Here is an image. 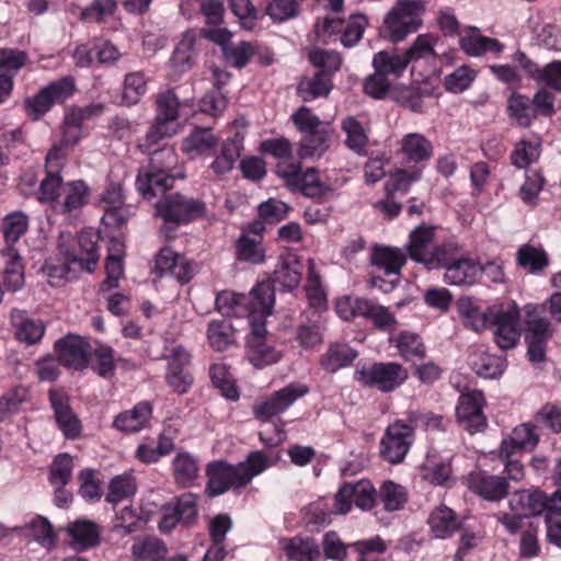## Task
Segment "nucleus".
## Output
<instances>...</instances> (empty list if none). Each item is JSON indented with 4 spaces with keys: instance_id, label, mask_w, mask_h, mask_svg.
Returning <instances> with one entry per match:
<instances>
[{
    "instance_id": "6ab92c4d",
    "label": "nucleus",
    "mask_w": 561,
    "mask_h": 561,
    "mask_svg": "<svg viewBox=\"0 0 561 561\" xmlns=\"http://www.w3.org/2000/svg\"><path fill=\"white\" fill-rule=\"evenodd\" d=\"M265 320L259 319L250 325L251 335L248 340V358L256 368L275 364L282 357L280 352L268 345L264 340L266 333Z\"/></svg>"
},
{
    "instance_id": "c85d7f7f",
    "label": "nucleus",
    "mask_w": 561,
    "mask_h": 561,
    "mask_svg": "<svg viewBox=\"0 0 561 561\" xmlns=\"http://www.w3.org/2000/svg\"><path fill=\"white\" fill-rule=\"evenodd\" d=\"M451 253L449 254V260L446 267V272L444 275V279L446 283L450 285H466L470 286L476 283V280L481 275V265L470 259H461L455 262H450Z\"/></svg>"
},
{
    "instance_id": "6e6552de",
    "label": "nucleus",
    "mask_w": 561,
    "mask_h": 561,
    "mask_svg": "<svg viewBox=\"0 0 561 561\" xmlns=\"http://www.w3.org/2000/svg\"><path fill=\"white\" fill-rule=\"evenodd\" d=\"M154 207L156 215L163 220L161 228L163 231L196 220L203 216L205 210L202 202L180 194L165 196Z\"/></svg>"
},
{
    "instance_id": "f3484780",
    "label": "nucleus",
    "mask_w": 561,
    "mask_h": 561,
    "mask_svg": "<svg viewBox=\"0 0 561 561\" xmlns=\"http://www.w3.org/2000/svg\"><path fill=\"white\" fill-rule=\"evenodd\" d=\"M528 331L526 342L528 358L531 363H541L546 357V344L551 336L550 323L547 319L535 316L536 307H526Z\"/></svg>"
},
{
    "instance_id": "37998d69",
    "label": "nucleus",
    "mask_w": 561,
    "mask_h": 561,
    "mask_svg": "<svg viewBox=\"0 0 561 561\" xmlns=\"http://www.w3.org/2000/svg\"><path fill=\"white\" fill-rule=\"evenodd\" d=\"M331 136V125L320 127L314 131L306 134L300 141L299 157L305 159L322 156L330 146Z\"/></svg>"
},
{
    "instance_id": "f704fd0d",
    "label": "nucleus",
    "mask_w": 561,
    "mask_h": 561,
    "mask_svg": "<svg viewBox=\"0 0 561 561\" xmlns=\"http://www.w3.org/2000/svg\"><path fill=\"white\" fill-rule=\"evenodd\" d=\"M13 530L30 541H36L42 547L50 549L55 543V534L49 520L43 516L32 517L24 526Z\"/></svg>"
},
{
    "instance_id": "680f3d73",
    "label": "nucleus",
    "mask_w": 561,
    "mask_h": 561,
    "mask_svg": "<svg viewBox=\"0 0 561 561\" xmlns=\"http://www.w3.org/2000/svg\"><path fill=\"white\" fill-rule=\"evenodd\" d=\"M332 89V82L328 75L317 73L313 78L302 79L298 84V93L304 101H312L319 96H325Z\"/></svg>"
},
{
    "instance_id": "5701e85b",
    "label": "nucleus",
    "mask_w": 561,
    "mask_h": 561,
    "mask_svg": "<svg viewBox=\"0 0 561 561\" xmlns=\"http://www.w3.org/2000/svg\"><path fill=\"white\" fill-rule=\"evenodd\" d=\"M62 158L61 149L58 147L53 148L46 157L48 167L47 176L43 180L39 187V201L43 203L51 204L55 209L56 204L59 199V192L61 186L65 184L58 174L59 161Z\"/></svg>"
},
{
    "instance_id": "7ed1b4c3",
    "label": "nucleus",
    "mask_w": 561,
    "mask_h": 561,
    "mask_svg": "<svg viewBox=\"0 0 561 561\" xmlns=\"http://www.w3.org/2000/svg\"><path fill=\"white\" fill-rule=\"evenodd\" d=\"M512 513L531 517L547 512V535L553 545L561 548V491H556L550 499L539 490H520L514 492L508 501Z\"/></svg>"
},
{
    "instance_id": "39448f33",
    "label": "nucleus",
    "mask_w": 561,
    "mask_h": 561,
    "mask_svg": "<svg viewBox=\"0 0 561 561\" xmlns=\"http://www.w3.org/2000/svg\"><path fill=\"white\" fill-rule=\"evenodd\" d=\"M176 163V154L172 149H164L151 159L147 167L139 170L136 186L144 198H152L171 188L175 175L171 172Z\"/></svg>"
},
{
    "instance_id": "58836bf2",
    "label": "nucleus",
    "mask_w": 561,
    "mask_h": 561,
    "mask_svg": "<svg viewBox=\"0 0 561 561\" xmlns=\"http://www.w3.org/2000/svg\"><path fill=\"white\" fill-rule=\"evenodd\" d=\"M218 144V138L209 128H195L190 135L182 140V151L195 159L199 156L208 153Z\"/></svg>"
},
{
    "instance_id": "774afa93",
    "label": "nucleus",
    "mask_w": 561,
    "mask_h": 561,
    "mask_svg": "<svg viewBox=\"0 0 561 561\" xmlns=\"http://www.w3.org/2000/svg\"><path fill=\"white\" fill-rule=\"evenodd\" d=\"M352 546L358 553L357 561H379L387 550V543L379 536L359 540Z\"/></svg>"
},
{
    "instance_id": "c03bdc74",
    "label": "nucleus",
    "mask_w": 561,
    "mask_h": 561,
    "mask_svg": "<svg viewBox=\"0 0 561 561\" xmlns=\"http://www.w3.org/2000/svg\"><path fill=\"white\" fill-rule=\"evenodd\" d=\"M243 136L239 131L222 144L219 153L210 164V169L216 174H225L233 169L237 159L242 150Z\"/></svg>"
},
{
    "instance_id": "13d9d810",
    "label": "nucleus",
    "mask_w": 561,
    "mask_h": 561,
    "mask_svg": "<svg viewBox=\"0 0 561 561\" xmlns=\"http://www.w3.org/2000/svg\"><path fill=\"white\" fill-rule=\"evenodd\" d=\"M28 224V217L22 211H13L4 216L1 231L5 247H14L18 240L27 231Z\"/></svg>"
},
{
    "instance_id": "864d4df0",
    "label": "nucleus",
    "mask_w": 561,
    "mask_h": 561,
    "mask_svg": "<svg viewBox=\"0 0 561 561\" xmlns=\"http://www.w3.org/2000/svg\"><path fill=\"white\" fill-rule=\"evenodd\" d=\"M341 127L345 133L346 146L357 153H364L368 142L367 127L354 116L343 118Z\"/></svg>"
},
{
    "instance_id": "20e7f679",
    "label": "nucleus",
    "mask_w": 561,
    "mask_h": 561,
    "mask_svg": "<svg viewBox=\"0 0 561 561\" xmlns=\"http://www.w3.org/2000/svg\"><path fill=\"white\" fill-rule=\"evenodd\" d=\"M156 104L154 124L139 144L140 150L148 153L161 140L178 135L182 129V125L178 122L181 103L173 91L161 92L157 98Z\"/></svg>"
},
{
    "instance_id": "49530a36",
    "label": "nucleus",
    "mask_w": 561,
    "mask_h": 561,
    "mask_svg": "<svg viewBox=\"0 0 561 561\" xmlns=\"http://www.w3.org/2000/svg\"><path fill=\"white\" fill-rule=\"evenodd\" d=\"M516 263L527 272L538 274L548 266L549 259L542 247L526 243L518 248Z\"/></svg>"
},
{
    "instance_id": "f03ea898",
    "label": "nucleus",
    "mask_w": 561,
    "mask_h": 561,
    "mask_svg": "<svg viewBox=\"0 0 561 561\" xmlns=\"http://www.w3.org/2000/svg\"><path fill=\"white\" fill-rule=\"evenodd\" d=\"M275 302L271 283L256 284L249 295H239L231 290H222L215 299L216 310L226 317H247L249 324L271 316Z\"/></svg>"
},
{
    "instance_id": "393cba45",
    "label": "nucleus",
    "mask_w": 561,
    "mask_h": 561,
    "mask_svg": "<svg viewBox=\"0 0 561 561\" xmlns=\"http://www.w3.org/2000/svg\"><path fill=\"white\" fill-rule=\"evenodd\" d=\"M468 364L478 376L486 379L499 378L506 368L504 357L489 354L483 346L471 347Z\"/></svg>"
},
{
    "instance_id": "603ef678",
    "label": "nucleus",
    "mask_w": 561,
    "mask_h": 561,
    "mask_svg": "<svg viewBox=\"0 0 561 561\" xmlns=\"http://www.w3.org/2000/svg\"><path fill=\"white\" fill-rule=\"evenodd\" d=\"M420 477L430 484L450 488L455 484L449 461H427L420 467Z\"/></svg>"
},
{
    "instance_id": "69168bd1",
    "label": "nucleus",
    "mask_w": 561,
    "mask_h": 561,
    "mask_svg": "<svg viewBox=\"0 0 561 561\" xmlns=\"http://www.w3.org/2000/svg\"><path fill=\"white\" fill-rule=\"evenodd\" d=\"M136 492V483L131 474L124 473L113 478L108 485L106 501L118 504L131 497Z\"/></svg>"
},
{
    "instance_id": "4d7b16f0",
    "label": "nucleus",
    "mask_w": 561,
    "mask_h": 561,
    "mask_svg": "<svg viewBox=\"0 0 561 561\" xmlns=\"http://www.w3.org/2000/svg\"><path fill=\"white\" fill-rule=\"evenodd\" d=\"M275 458L262 451L251 453L244 461L238 465L244 485L250 483L254 477L275 465Z\"/></svg>"
},
{
    "instance_id": "9b49d317",
    "label": "nucleus",
    "mask_w": 561,
    "mask_h": 561,
    "mask_svg": "<svg viewBox=\"0 0 561 561\" xmlns=\"http://www.w3.org/2000/svg\"><path fill=\"white\" fill-rule=\"evenodd\" d=\"M405 263V255L400 249L390 247H376L371 254V264L378 273L389 276L385 280L380 275H374L371 284L382 291H390L398 283V275Z\"/></svg>"
},
{
    "instance_id": "f8f14e48",
    "label": "nucleus",
    "mask_w": 561,
    "mask_h": 561,
    "mask_svg": "<svg viewBox=\"0 0 561 561\" xmlns=\"http://www.w3.org/2000/svg\"><path fill=\"white\" fill-rule=\"evenodd\" d=\"M307 393V386L290 383L255 402L252 408L253 415L261 422H268L274 416L284 413L296 400Z\"/></svg>"
},
{
    "instance_id": "412c9836",
    "label": "nucleus",
    "mask_w": 561,
    "mask_h": 561,
    "mask_svg": "<svg viewBox=\"0 0 561 561\" xmlns=\"http://www.w3.org/2000/svg\"><path fill=\"white\" fill-rule=\"evenodd\" d=\"M304 264L294 252L280 254L273 274V282L283 290L291 291L297 288L302 278Z\"/></svg>"
},
{
    "instance_id": "aec40b11",
    "label": "nucleus",
    "mask_w": 561,
    "mask_h": 561,
    "mask_svg": "<svg viewBox=\"0 0 561 561\" xmlns=\"http://www.w3.org/2000/svg\"><path fill=\"white\" fill-rule=\"evenodd\" d=\"M207 492L210 496L224 494L229 489L244 486L237 466L225 461H215L207 466Z\"/></svg>"
},
{
    "instance_id": "e2e57ef3",
    "label": "nucleus",
    "mask_w": 561,
    "mask_h": 561,
    "mask_svg": "<svg viewBox=\"0 0 561 561\" xmlns=\"http://www.w3.org/2000/svg\"><path fill=\"white\" fill-rule=\"evenodd\" d=\"M210 379L220 393L232 401L238 400L239 391L228 367L224 363H215L210 366Z\"/></svg>"
},
{
    "instance_id": "5fc2aeb1",
    "label": "nucleus",
    "mask_w": 561,
    "mask_h": 561,
    "mask_svg": "<svg viewBox=\"0 0 561 561\" xmlns=\"http://www.w3.org/2000/svg\"><path fill=\"white\" fill-rule=\"evenodd\" d=\"M357 352L346 344H333L321 357V365L328 371H336L353 363Z\"/></svg>"
},
{
    "instance_id": "9d476101",
    "label": "nucleus",
    "mask_w": 561,
    "mask_h": 561,
    "mask_svg": "<svg viewBox=\"0 0 561 561\" xmlns=\"http://www.w3.org/2000/svg\"><path fill=\"white\" fill-rule=\"evenodd\" d=\"M493 335L501 350L514 348L520 339L519 309L515 301L508 300L491 306Z\"/></svg>"
},
{
    "instance_id": "a19ab883",
    "label": "nucleus",
    "mask_w": 561,
    "mask_h": 561,
    "mask_svg": "<svg viewBox=\"0 0 561 561\" xmlns=\"http://www.w3.org/2000/svg\"><path fill=\"white\" fill-rule=\"evenodd\" d=\"M236 256L239 261L252 265L264 264L266 250L263 244V237L240 234L236 243Z\"/></svg>"
},
{
    "instance_id": "c9c22d12",
    "label": "nucleus",
    "mask_w": 561,
    "mask_h": 561,
    "mask_svg": "<svg viewBox=\"0 0 561 561\" xmlns=\"http://www.w3.org/2000/svg\"><path fill=\"white\" fill-rule=\"evenodd\" d=\"M400 151L410 162L421 163L433 157V144L420 133H410L402 137Z\"/></svg>"
},
{
    "instance_id": "de8ad7c7",
    "label": "nucleus",
    "mask_w": 561,
    "mask_h": 561,
    "mask_svg": "<svg viewBox=\"0 0 561 561\" xmlns=\"http://www.w3.org/2000/svg\"><path fill=\"white\" fill-rule=\"evenodd\" d=\"M389 343L393 345L401 357L407 360L421 359L425 356V347L421 337L413 332L402 331L389 336Z\"/></svg>"
},
{
    "instance_id": "cd10ccee",
    "label": "nucleus",
    "mask_w": 561,
    "mask_h": 561,
    "mask_svg": "<svg viewBox=\"0 0 561 561\" xmlns=\"http://www.w3.org/2000/svg\"><path fill=\"white\" fill-rule=\"evenodd\" d=\"M470 489L489 501H499L507 494L508 483L503 477L474 472L470 474Z\"/></svg>"
},
{
    "instance_id": "4468645a",
    "label": "nucleus",
    "mask_w": 561,
    "mask_h": 561,
    "mask_svg": "<svg viewBox=\"0 0 561 561\" xmlns=\"http://www.w3.org/2000/svg\"><path fill=\"white\" fill-rule=\"evenodd\" d=\"M413 442V428L396 421L391 423L381 438L380 454L390 463L397 465L404 460Z\"/></svg>"
},
{
    "instance_id": "dca6fc26",
    "label": "nucleus",
    "mask_w": 561,
    "mask_h": 561,
    "mask_svg": "<svg viewBox=\"0 0 561 561\" xmlns=\"http://www.w3.org/2000/svg\"><path fill=\"white\" fill-rule=\"evenodd\" d=\"M163 356L168 359L167 382L178 393L183 394L193 385V376L188 369L191 355L182 345L167 347Z\"/></svg>"
},
{
    "instance_id": "c756f323",
    "label": "nucleus",
    "mask_w": 561,
    "mask_h": 561,
    "mask_svg": "<svg viewBox=\"0 0 561 561\" xmlns=\"http://www.w3.org/2000/svg\"><path fill=\"white\" fill-rule=\"evenodd\" d=\"M462 50L473 57L482 56L484 54L499 55L503 51L504 46L495 38L486 37L477 28L467 30L459 41Z\"/></svg>"
},
{
    "instance_id": "3c124183",
    "label": "nucleus",
    "mask_w": 561,
    "mask_h": 561,
    "mask_svg": "<svg viewBox=\"0 0 561 561\" xmlns=\"http://www.w3.org/2000/svg\"><path fill=\"white\" fill-rule=\"evenodd\" d=\"M12 321L15 327L16 339L26 344L39 342L45 333L43 321L26 318L21 312L13 313Z\"/></svg>"
},
{
    "instance_id": "09e8293b",
    "label": "nucleus",
    "mask_w": 561,
    "mask_h": 561,
    "mask_svg": "<svg viewBox=\"0 0 561 561\" xmlns=\"http://www.w3.org/2000/svg\"><path fill=\"white\" fill-rule=\"evenodd\" d=\"M67 533L72 539L76 549H88L99 542V528L89 519H77L67 527Z\"/></svg>"
},
{
    "instance_id": "a211bd4d",
    "label": "nucleus",
    "mask_w": 561,
    "mask_h": 561,
    "mask_svg": "<svg viewBox=\"0 0 561 561\" xmlns=\"http://www.w3.org/2000/svg\"><path fill=\"white\" fill-rule=\"evenodd\" d=\"M540 440L537 426L530 422L515 426L503 437L497 450V457L515 456L518 451L530 453L536 449Z\"/></svg>"
},
{
    "instance_id": "0eeeda50",
    "label": "nucleus",
    "mask_w": 561,
    "mask_h": 561,
    "mask_svg": "<svg viewBox=\"0 0 561 561\" xmlns=\"http://www.w3.org/2000/svg\"><path fill=\"white\" fill-rule=\"evenodd\" d=\"M423 0H399L383 19V28L392 43H399L422 25Z\"/></svg>"
},
{
    "instance_id": "052dcab7",
    "label": "nucleus",
    "mask_w": 561,
    "mask_h": 561,
    "mask_svg": "<svg viewBox=\"0 0 561 561\" xmlns=\"http://www.w3.org/2000/svg\"><path fill=\"white\" fill-rule=\"evenodd\" d=\"M131 552L139 561H161L167 556V547L164 543L153 537L137 539Z\"/></svg>"
},
{
    "instance_id": "338daca9",
    "label": "nucleus",
    "mask_w": 561,
    "mask_h": 561,
    "mask_svg": "<svg viewBox=\"0 0 561 561\" xmlns=\"http://www.w3.org/2000/svg\"><path fill=\"white\" fill-rule=\"evenodd\" d=\"M147 81L141 72L126 75L123 85L122 101L126 105H135L145 95Z\"/></svg>"
},
{
    "instance_id": "2f4dec72",
    "label": "nucleus",
    "mask_w": 561,
    "mask_h": 561,
    "mask_svg": "<svg viewBox=\"0 0 561 561\" xmlns=\"http://www.w3.org/2000/svg\"><path fill=\"white\" fill-rule=\"evenodd\" d=\"M89 194L90 190L83 181L67 182L61 186L55 210L62 214L77 210L88 203Z\"/></svg>"
},
{
    "instance_id": "b1692460",
    "label": "nucleus",
    "mask_w": 561,
    "mask_h": 561,
    "mask_svg": "<svg viewBox=\"0 0 561 561\" xmlns=\"http://www.w3.org/2000/svg\"><path fill=\"white\" fill-rule=\"evenodd\" d=\"M60 362L75 369H83L88 366L89 344L78 335H68L56 342Z\"/></svg>"
},
{
    "instance_id": "a878e982",
    "label": "nucleus",
    "mask_w": 561,
    "mask_h": 561,
    "mask_svg": "<svg viewBox=\"0 0 561 561\" xmlns=\"http://www.w3.org/2000/svg\"><path fill=\"white\" fill-rule=\"evenodd\" d=\"M457 311L463 325L476 332H480L490 327L493 320L491 306L486 309H482L470 297H462L458 300Z\"/></svg>"
},
{
    "instance_id": "7c9ffc66",
    "label": "nucleus",
    "mask_w": 561,
    "mask_h": 561,
    "mask_svg": "<svg viewBox=\"0 0 561 561\" xmlns=\"http://www.w3.org/2000/svg\"><path fill=\"white\" fill-rule=\"evenodd\" d=\"M174 449V433L163 431L154 444L153 440L140 443L135 451V457L142 463H156L160 458L171 454Z\"/></svg>"
},
{
    "instance_id": "6e6d98bb",
    "label": "nucleus",
    "mask_w": 561,
    "mask_h": 561,
    "mask_svg": "<svg viewBox=\"0 0 561 561\" xmlns=\"http://www.w3.org/2000/svg\"><path fill=\"white\" fill-rule=\"evenodd\" d=\"M508 116L520 127H529L536 118V110L530 100L522 94L513 93L507 100Z\"/></svg>"
},
{
    "instance_id": "ddd939ff",
    "label": "nucleus",
    "mask_w": 561,
    "mask_h": 561,
    "mask_svg": "<svg viewBox=\"0 0 561 561\" xmlns=\"http://www.w3.org/2000/svg\"><path fill=\"white\" fill-rule=\"evenodd\" d=\"M376 489L369 480L344 483L335 494L333 512L339 515L347 514L354 503L358 508H373L376 502Z\"/></svg>"
},
{
    "instance_id": "bf43d9fd",
    "label": "nucleus",
    "mask_w": 561,
    "mask_h": 561,
    "mask_svg": "<svg viewBox=\"0 0 561 561\" xmlns=\"http://www.w3.org/2000/svg\"><path fill=\"white\" fill-rule=\"evenodd\" d=\"M207 340L215 351H226L234 343V331L232 325L222 320L210 321L207 329Z\"/></svg>"
},
{
    "instance_id": "0e129e2a",
    "label": "nucleus",
    "mask_w": 561,
    "mask_h": 561,
    "mask_svg": "<svg viewBox=\"0 0 561 561\" xmlns=\"http://www.w3.org/2000/svg\"><path fill=\"white\" fill-rule=\"evenodd\" d=\"M378 494L385 510L388 512H396L403 508L408 501L405 488L393 481H385L380 485Z\"/></svg>"
},
{
    "instance_id": "f257e3e1",
    "label": "nucleus",
    "mask_w": 561,
    "mask_h": 561,
    "mask_svg": "<svg viewBox=\"0 0 561 561\" xmlns=\"http://www.w3.org/2000/svg\"><path fill=\"white\" fill-rule=\"evenodd\" d=\"M60 238L59 250L64 263L56 264L48 260L43 267L53 286L59 285L61 279H70L72 270L93 272L100 257L96 247L99 234L92 229L80 232L69 247L66 245L65 236L61 234Z\"/></svg>"
},
{
    "instance_id": "423d86ee",
    "label": "nucleus",
    "mask_w": 561,
    "mask_h": 561,
    "mask_svg": "<svg viewBox=\"0 0 561 561\" xmlns=\"http://www.w3.org/2000/svg\"><path fill=\"white\" fill-rule=\"evenodd\" d=\"M454 248L453 243L437 244L435 229L430 226H419L413 229L407 244L410 257L430 270L447 264Z\"/></svg>"
},
{
    "instance_id": "ea45409f",
    "label": "nucleus",
    "mask_w": 561,
    "mask_h": 561,
    "mask_svg": "<svg viewBox=\"0 0 561 561\" xmlns=\"http://www.w3.org/2000/svg\"><path fill=\"white\" fill-rule=\"evenodd\" d=\"M289 190L299 192L310 198L325 197L332 192L331 185L322 181L317 170L312 168L302 170L296 183Z\"/></svg>"
},
{
    "instance_id": "473e14b6",
    "label": "nucleus",
    "mask_w": 561,
    "mask_h": 561,
    "mask_svg": "<svg viewBox=\"0 0 561 561\" xmlns=\"http://www.w3.org/2000/svg\"><path fill=\"white\" fill-rule=\"evenodd\" d=\"M152 415V408L149 402H140L133 409L119 413L114 422L113 426L125 433H136L144 430Z\"/></svg>"
},
{
    "instance_id": "8fccbe9b",
    "label": "nucleus",
    "mask_w": 561,
    "mask_h": 561,
    "mask_svg": "<svg viewBox=\"0 0 561 561\" xmlns=\"http://www.w3.org/2000/svg\"><path fill=\"white\" fill-rule=\"evenodd\" d=\"M195 42L194 32L187 31L182 35L171 58V66L176 72H184L192 66L196 56Z\"/></svg>"
},
{
    "instance_id": "e433bc0d",
    "label": "nucleus",
    "mask_w": 561,
    "mask_h": 561,
    "mask_svg": "<svg viewBox=\"0 0 561 561\" xmlns=\"http://www.w3.org/2000/svg\"><path fill=\"white\" fill-rule=\"evenodd\" d=\"M410 60L403 51L381 50L373 58L374 70L381 72L389 79H398L405 71Z\"/></svg>"
},
{
    "instance_id": "72a5a7b5",
    "label": "nucleus",
    "mask_w": 561,
    "mask_h": 561,
    "mask_svg": "<svg viewBox=\"0 0 561 561\" xmlns=\"http://www.w3.org/2000/svg\"><path fill=\"white\" fill-rule=\"evenodd\" d=\"M4 259L2 283L11 291L19 290L24 285V265L22 257L14 247H5L1 250Z\"/></svg>"
},
{
    "instance_id": "4c0bfd02",
    "label": "nucleus",
    "mask_w": 561,
    "mask_h": 561,
    "mask_svg": "<svg viewBox=\"0 0 561 561\" xmlns=\"http://www.w3.org/2000/svg\"><path fill=\"white\" fill-rule=\"evenodd\" d=\"M174 482L183 488H190L199 476V465L196 457L188 451H179L172 460Z\"/></svg>"
},
{
    "instance_id": "bb28decb",
    "label": "nucleus",
    "mask_w": 561,
    "mask_h": 561,
    "mask_svg": "<svg viewBox=\"0 0 561 561\" xmlns=\"http://www.w3.org/2000/svg\"><path fill=\"white\" fill-rule=\"evenodd\" d=\"M279 545L291 561H321V551L313 538L295 536L282 539Z\"/></svg>"
},
{
    "instance_id": "2eb2a0df",
    "label": "nucleus",
    "mask_w": 561,
    "mask_h": 561,
    "mask_svg": "<svg viewBox=\"0 0 561 561\" xmlns=\"http://www.w3.org/2000/svg\"><path fill=\"white\" fill-rule=\"evenodd\" d=\"M484 397L479 390L465 392L456 405V417L459 425L470 434L484 431L488 425L483 413Z\"/></svg>"
},
{
    "instance_id": "79ce46f5",
    "label": "nucleus",
    "mask_w": 561,
    "mask_h": 561,
    "mask_svg": "<svg viewBox=\"0 0 561 561\" xmlns=\"http://www.w3.org/2000/svg\"><path fill=\"white\" fill-rule=\"evenodd\" d=\"M307 277H306V296L309 305L318 310L325 309L327 307V293L322 284L321 274L318 264L313 259L307 261Z\"/></svg>"
},
{
    "instance_id": "1a4fd4ad",
    "label": "nucleus",
    "mask_w": 561,
    "mask_h": 561,
    "mask_svg": "<svg viewBox=\"0 0 561 561\" xmlns=\"http://www.w3.org/2000/svg\"><path fill=\"white\" fill-rule=\"evenodd\" d=\"M408 370L398 363H373L358 365L355 379L382 392H391L408 379Z\"/></svg>"
},
{
    "instance_id": "4be33fe9",
    "label": "nucleus",
    "mask_w": 561,
    "mask_h": 561,
    "mask_svg": "<svg viewBox=\"0 0 561 561\" xmlns=\"http://www.w3.org/2000/svg\"><path fill=\"white\" fill-rule=\"evenodd\" d=\"M50 404L55 412V419L59 430L70 439L77 438L81 434V423L69 405L68 397L57 390L49 393Z\"/></svg>"
},
{
    "instance_id": "a18cd8bd",
    "label": "nucleus",
    "mask_w": 561,
    "mask_h": 561,
    "mask_svg": "<svg viewBox=\"0 0 561 561\" xmlns=\"http://www.w3.org/2000/svg\"><path fill=\"white\" fill-rule=\"evenodd\" d=\"M428 525L436 538L445 539L459 528L460 523L451 508L439 505L431 513Z\"/></svg>"
}]
</instances>
